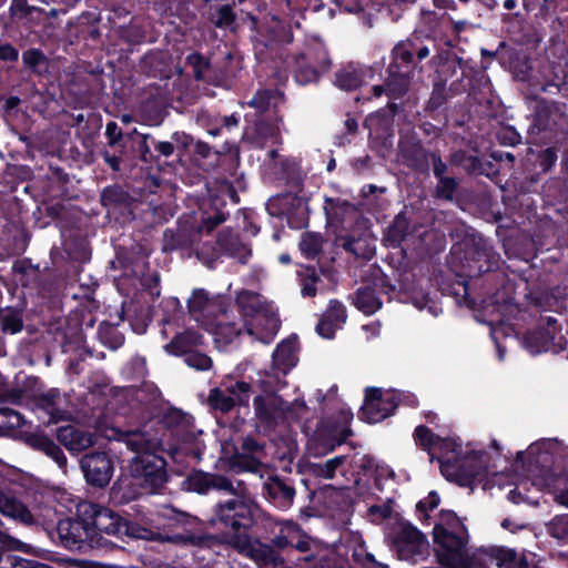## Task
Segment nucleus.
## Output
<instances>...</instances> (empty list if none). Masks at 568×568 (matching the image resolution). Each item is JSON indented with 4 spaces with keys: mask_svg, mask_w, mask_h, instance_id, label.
Listing matches in <instances>:
<instances>
[{
    "mask_svg": "<svg viewBox=\"0 0 568 568\" xmlns=\"http://www.w3.org/2000/svg\"><path fill=\"white\" fill-rule=\"evenodd\" d=\"M22 549H11L0 547V568H30L32 565L31 559H26L20 556L13 555V551H20L23 554H31L33 547L30 544L23 542Z\"/></svg>",
    "mask_w": 568,
    "mask_h": 568,
    "instance_id": "obj_49",
    "label": "nucleus"
},
{
    "mask_svg": "<svg viewBox=\"0 0 568 568\" xmlns=\"http://www.w3.org/2000/svg\"><path fill=\"white\" fill-rule=\"evenodd\" d=\"M436 49L435 39L417 33H413L394 45L390 52V63L386 69V88L389 99L397 100L406 95L418 63L427 59Z\"/></svg>",
    "mask_w": 568,
    "mask_h": 568,
    "instance_id": "obj_4",
    "label": "nucleus"
},
{
    "mask_svg": "<svg viewBox=\"0 0 568 568\" xmlns=\"http://www.w3.org/2000/svg\"><path fill=\"white\" fill-rule=\"evenodd\" d=\"M131 509L115 510L98 503L81 501L77 505L74 516L58 521L60 544L69 550L85 551L112 550L118 547V541L129 544L133 540H160L161 532L149 514L140 506Z\"/></svg>",
    "mask_w": 568,
    "mask_h": 568,
    "instance_id": "obj_1",
    "label": "nucleus"
},
{
    "mask_svg": "<svg viewBox=\"0 0 568 568\" xmlns=\"http://www.w3.org/2000/svg\"><path fill=\"white\" fill-rule=\"evenodd\" d=\"M69 256L79 263H87L91 260L92 251L89 243L85 240L73 241L67 250Z\"/></svg>",
    "mask_w": 568,
    "mask_h": 568,
    "instance_id": "obj_64",
    "label": "nucleus"
},
{
    "mask_svg": "<svg viewBox=\"0 0 568 568\" xmlns=\"http://www.w3.org/2000/svg\"><path fill=\"white\" fill-rule=\"evenodd\" d=\"M135 154L145 164L159 166L161 160L174 156L172 141H160L151 134L135 135Z\"/></svg>",
    "mask_w": 568,
    "mask_h": 568,
    "instance_id": "obj_20",
    "label": "nucleus"
},
{
    "mask_svg": "<svg viewBox=\"0 0 568 568\" xmlns=\"http://www.w3.org/2000/svg\"><path fill=\"white\" fill-rule=\"evenodd\" d=\"M32 178L33 171L29 165L8 163L1 174V184L11 193H16L23 185L22 192L36 201L31 192L33 187L29 184Z\"/></svg>",
    "mask_w": 568,
    "mask_h": 568,
    "instance_id": "obj_32",
    "label": "nucleus"
},
{
    "mask_svg": "<svg viewBox=\"0 0 568 568\" xmlns=\"http://www.w3.org/2000/svg\"><path fill=\"white\" fill-rule=\"evenodd\" d=\"M398 404L399 397L395 392H383L382 388L368 386L365 388L358 417L365 423L376 424L394 415Z\"/></svg>",
    "mask_w": 568,
    "mask_h": 568,
    "instance_id": "obj_14",
    "label": "nucleus"
},
{
    "mask_svg": "<svg viewBox=\"0 0 568 568\" xmlns=\"http://www.w3.org/2000/svg\"><path fill=\"white\" fill-rule=\"evenodd\" d=\"M211 521L222 531L229 545L245 547L250 544L251 529L255 525L254 507L246 500L232 498L215 505Z\"/></svg>",
    "mask_w": 568,
    "mask_h": 568,
    "instance_id": "obj_8",
    "label": "nucleus"
},
{
    "mask_svg": "<svg viewBox=\"0 0 568 568\" xmlns=\"http://www.w3.org/2000/svg\"><path fill=\"white\" fill-rule=\"evenodd\" d=\"M550 113L549 101L540 99L536 104L534 114V125L537 126L539 131H546L554 126Z\"/></svg>",
    "mask_w": 568,
    "mask_h": 568,
    "instance_id": "obj_63",
    "label": "nucleus"
},
{
    "mask_svg": "<svg viewBox=\"0 0 568 568\" xmlns=\"http://www.w3.org/2000/svg\"><path fill=\"white\" fill-rule=\"evenodd\" d=\"M398 149L404 165L420 174L428 172L430 153L427 152L419 140H400Z\"/></svg>",
    "mask_w": 568,
    "mask_h": 568,
    "instance_id": "obj_30",
    "label": "nucleus"
},
{
    "mask_svg": "<svg viewBox=\"0 0 568 568\" xmlns=\"http://www.w3.org/2000/svg\"><path fill=\"white\" fill-rule=\"evenodd\" d=\"M251 241L231 227L217 232L214 245L203 244L196 252L200 260L212 266L222 257H229L246 265L252 257Z\"/></svg>",
    "mask_w": 568,
    "mask_h": 568,
    "instance_id": "obj_9",
    "label": "nucleus"
},
{
    "mask_svg": "<svg viewBox=\"0 0 568 568\" xmlns=\"http://www.w3.org/2000/svg\"><path fill=\"white\" fill-rule=\"evenodd\" d=\"M65 162L62 159L49 161L47 168L41 166L44 179L42 189L50 197L68 196V186L71 184L72 175L65 170Z\"/></svg>",
    "mask_w": 568,
    "mask_h": 568,
    "instance_id": "obj_21",
    "label": "nucleus"
},
{
    "mask_svg": "<svg viewBox=\"0 0 568 568\" xmlns=\"http://www.w3.org/2000/svg\"><path fill=\"white\" fill-rule=\"evenodd\" d=\"M0 513L17 524L30 527L37 523L27 505L19 500L10 490L0 489Z\"/></svg>",
    "mask_w": 568,
    "mask_h": 568,
    "instance_id": "obj_33",
    "label": "nucleus"
},
{
    "mask_svg": "<svg viewBox=\"0 0 568 568\" xmlns=\"http://www.w3.org/2000/svg\"><path fill=\"white\" fill-rule=\"evenodd\" d=\"M281 178L295 187L303 185V175L298 162L294 158H283L278 161Z\"/></svg>",
    "mask_w": 568,
    "mask_h": 568,
    "instance_id": "obj_55",
    "label": "nucleus"
},
{
    "mask_svg": "<svg viewBox=\"0 0 568 568\" xmlns=\"http://www.w3.org/2000/svg\"><path fill=\"white\" fill-rule=\"evenodd\" d=\"M101 205L109 213H119L122 216L133 214L134 197L125 186L112 184L103 187L100 195Z\"/></svg>",
    "mask_w": 568,
    "mask_h": 568,
    "instance_id": "obj_28",
    "label": "nucleus"
},
{
    "mask_svg": "<svg viewBox=\"0 0 568 568\" xmlns=\"http://www.w3.org/2000/svg\"><path fill=\"white\" fill-rule=\"evenodd\" d=\"M235 548L246 551L250 557L260 565L278 567L284 562L283 557L273 546L260 540L253 541L251 537L247 546Z\"/></svg>",
    "mask_w": 568,
    "mask_h": 568,
    "instance_id": "obj_39",
    "label": "nucleus"
},
{
    "mask_svg": "<svg viewBox=\"0 0 568 568\" xmlns=\"http://www.w3.org/2000/svg\"><path fill=\"white\" fill-rule=\"evenodd\" d=\"M250 324L242 321H231L227 303L219 304V313L215 314L214 320L207 324L206 331L214 336V341L224 346L230 345L243 332L247 334Z\"/></svg>",
    "mask_w": 568,
    "mask_h": 568,
    "instance_id": "obj_18",
    "label": "nucleus"
},
{
    "mask_svg": "<svg viewBox=\"0 0 568 568\" xmlns=\"http://www.w3.org/2000/svg\"><path fill=\"white\" fill-rule=\"evenodd\" d=\"M363 82L364 72L356 68L354 63H348L335 73V85L345 91H354L358 89Z\"/></svg>",
    "mask_w": 568,
    "mask_h": 568,
    "instance_id": "obj_46",
    "label": "nucleus"
},
{
    "mask_svg": "<svg viewBox=\"0 0 568 568\" xmlns=\"http://www.w3.org/2000/svg\"><path fill=\"white\" fill-rule=\"evenodd\" d=\"M235 307L242 321L250 324L247 335L270 343L281 328V320L273 305L261 294L242 290L236 294Z\"/></svg>",
    "mask_w": 568,
    "mask_h": 568,
    "instance_id": "obj_7",
    "label": "nucleus"
},
{
    "mask_svg": "<svg viewBox=\"0 0 568 568\" xmlns=\"http://www.w3.org/2000/svg\"><path fill=\"white\" fill-rule=\"evenodd\" d=\"M453 468H455L457 481L460 486H471L478 477L485 476L487 473L484 453L470 452L464 458L460 456Z\"/></svg>",
    "mask_w": 568,
    "mask_h": 568,
    "instance_id": "obj_29",
    "label": "nucleus"
},
{
    "mask_svg": "<svg viewBox=\"0 0 568 568\" xmlns=\"http://www.w3.org/2000/svg\"><path fill=\"white\" fill-rule=\"evenodd\" d=\"M24 424L23 415L10 407H0V436L10 435Z\"/></svg>",
    "mask_w": 568,
    "mask_h": 568,
    "instance_id": "obj_58",
    "label": "nucleus"
},
{
    "mask_svg": "<svg viewBox=\"0 0 568 568\" xmlns=\"http://www.w3.org/2000/svg\"><path fill=\"white\" fill-rule=\"evenodd\" d=\"M134 277L139 278L142 290L150 295L152 301H155L161 295V277L158 271L150 272L143 271L142 274H135Z\"/></svg>",
    "mask_w": 568,
    "mask_h": 568,
    "instance_id": "obj_62",
    "label": "nucleus"
},
{
    "mask_svg": "<svg viewBox=\"0 0 568 568\" xmlns=\"http://www.w3.org/2000/svg\"><path fill=\"white\" fill-rule=\"evenodd\" d=\"M124 320L123 312L119 313V322L115 324H112L110 322L103 321L100 323L98 328V336L100 342L111 348V349H118L120 348L125 341L124 335L118 329V325L120 322Z\"/></svg>",
    "mask_w": 568,
    "mask_h": 568,
    "instance_id": "obj_47",
    "label": "nucleus"
},
{
    "mask_svg": "<svg viewBox=\"0 0 568 568\" xmlns=\"http://www.w3.org/2000/svg\"><path fill=\"white\" fill-rule=\"evenodd\" d=\"M221 303H226V301L211 298L204 288H194L186 301V307L190 316L199 322L210 314H217Z\"/></svg>",
    "mask_w": 568,
    "mask_h": 568,
    "instance_id": "obj_36",
    "label": "nucleus"
},
{
    "mask_svg": "<svg viewBox=\"0 0 568 568\" xmlns=\"http://www.w3.org/2000/svg\"><path fill=\"white\" fill-rule=\"evenodd\" d=\"M324 239L321 233L304 232L298 243L302 254L310 260L315 258L323 250Z\"/></svg>",
    "mask_w": 568,
    "mask_h": 568,
    "instance_id": "obj_57",
    "label": "nucleus"
},
{
    "mask_svg": "<svg viewBox=\"0 0 568 568\" xmlns=\"http://www.w3.org/2000/svg\"><path fill=\"white\" fill-rule=\"evenodd\" d=\"M429 64L434 69L433 81L445 85L457 74L458 69L462 71V77L449 84L450 95L467 93L481 103L491 94L493 84L486 72L488 64L484 61L478 63L470 59L464 60L452 50L440 49L432 57Z\"/></svg>",
    "mask_w": 568,
    "mask_h": 568,
    "instance_id": "obj_3",
    "label": "nucleus"
},
{
    "mask_svg": "<svg viewBox=\"0 0 568 568\" xmlns=\"http://www.w3.org/2000/svg\"><path fill=\"white\" fill-rule=\"evenodd\" d=\"M24 443L34 450L41 452L50 457L60 468L67 467V457L62 448L43 432L26 434Z\"/></svg>",
    "mask_w": 568,
    "mask_h": 568,
    "instance_id": "obj_37",
    "label": "nucleus"
},
{
    "mask_svg": "<svg viewBox=\"0 0 568 568\" xmlns=\"http://www.w3.org/2000/svg\"><path fill=\"white\" fill-rule=\"evenodd\" d=\"M353 305L365 315H373L383 306L377 292L372 286L358 287L353 295L348 296Z\"/></svg>",
    "mask_w": 568,
    "mask_h": 568,
    "instance_id": "obj_41",
    "label": "nucleus"
},
{
    "mask_svg": "<svg viewBox=\"0 0 568 568\" xmlns=\"http://www.w3.org/2000/svg\"><path fill=\"white\" fill-rule=\"evenodd\" d=\"M182 488L187 491L205 495L211 490L234 493L232 481L224 475L193 469L182 481Z\"/></svg>",
    "mask_w": 568,
    "mask_h": 568,
    "instance_id": "obj_19",
    "label": "nucleus"
},
{
    "mask_svg": "<svg viewBox=\"0 0 568 568\" xmlns=\"http://www.w3.org/2000/svg\"><path fill=\"white\" fill-rule=\"evenodd\" d=\"M530 303L540 311L562 314L568 308L567 286L556 285L548 288H538L529 292Z\"/></svg>",
    "mask_w": 568,
    "mask_h": 568,
    "instance_id": "obj_23",
    "label": "nucleus"
},
{
    "mask_svg": "<svg viewBox=\"0 0 568 568\" xmlns=\"http://www.w3.org/2000/svg\"><path fill=\"white\" fill-rule=\"evenodd\" d=\"M57 439L71 454H79L95 444V435L73 425L61 426L57 429Z\"/></svg>",
    "mask_w": 568,
    "mask_h": 568,
    "instance_id": "obj_31",
    "label": "nucleus"
},
{
    "mask_svg": "<svg viewBox=\"0 0 568 568\" xmlns=\"http://www.w3.org/2000/svg\"><path fill=\"white\" fill-rule=\"evenodd\" d=\"M27 241L20 235H6L0 239V260L22 254L27 248Z\"/></svg>",
    "mask_w": 568,
    "mask_h": 568,
    "instance_id": "obj_60",
    "label": "nucleus"
},
{
    "mask_svg": "<svg viewBox=\"0 0 568 568\" xmlns=\"http://www.w3.org/2000/svg\"><path fill=\"white\" fill-rule=\"evenodd\" d=\"M285 102L284 93L277 89L258 90L252 98L250 105L258 112L273 110L277 114L278 109Z\"/></svg>",
    "mask_w": 568,
    "mask_h": 568,
    "instance_id": "obj_45",
    "label": "nucleus"
},
{
    "mask_svg": "<svg viewBox=\"0 0 568 568\" xmlns=\"http://www.w3.org/2000/svg\"><path fill=\"white\" fill-rule=\"evenodd\" d=\"M459 536L449 531L444 524L437 523L433 529L434 544L438 547L436 558L445 568H465L468 565V535Z\"/></svg>",
    "mask_w": 568,
    "mask_h": 568,
    "instance_id": "obj_11",
    "label": "nucleus"
},
{
    "mask_svg": "<svg viewBox=\"0 0 568 568\" xmlns=\"http://www.w3.org/2000/svg\"><path fill=\"white\" fill-rule=\"evenodd\" d=\"M414 439L416 445L423 450L427 452L430 462L435 459L433 448L436 447L439 435H436L430 428L425 425H418L414 430Z\"/></svg>",
    "mask_w": 568,
    "mask_h": 568,
    "instance_id": "obj_59",
    "label": "nucleus"
},
{
    "mask_svg": "<svg viewBox=\"0 0 568 568\" xmlns=\"http://www.w3.org/2000/svg\"><path fill=\"white\" fill-rule=\"evenodd\" d=\"M251 397V385L239 381L229 386L225 390L214 387L210 390L207 403L214 410L223 414L230 413L236 405L248 406Z\"/></svg>",
    "mask_w": 568,
    "mask_h": 568,
    "instance_id": "obj_16",
    "label": "nucleus"
},
{
    "mask_svg": "<svg viewBox=\"0 0 568 568\" xmlns=\"http://www.w3.org/2000/svg\"><path fill=\"white\" fill-rule=\"evenodd\" d=\"M568 341L561 333V325L556 317H541V322L523 336L524 347L534 355L552 352L559 354L567 348Z\"/></svg>",
    "mask_w": 568,
    "mask_h": 568,
    "instance_id": "obj_10",
    "label": "nucleus"
},
{
    "mask_svg": "<svg viewBox=\"0 0 568 568\" xmlns=\"http://www.w3.org/2000/svg\"><path fill=\"white\" fill-rule=\"evenodd\" d=\"M297 337L292 336L283 339L275 347L272 362L273 366L282 373H288L297 364Z\"/></svg>",
    "mask_w": 568,
    "mask_h": 568,
    "instance_id": "obj_38",
    "label": "nucleus"
},
{
    "mask_svg": "<svg viewBox=\"0 0 568 568\" xmlns=\"http://www.w3.org/2000/svg\"><path fill=\"white\" fill-rule=\"evenodd\" d=\"M153 317H159L162 325L179 323L184 317L183 306L178 297L169 296L159 304V310H152Z\"/></svg>",
    "mask_w": 568,
    "mask_h": 568,
    "instance_id": "obj_43",
    "label": "nucleus"
},
{
    "mask_svg": "<svg viewBox=\"0 0 568 568\" xmlns=\"http://www.w3.org/2000/svg\"><path fill=\"white\" fill-rule=\"evenodd\" d=\"M174 156L179 161L193 159L194 138L184 132L175 131L171 134Z\"/></svg>",
    "mask_w": 568,
    "mask_h": 568,
    "instance_id": "obj_53",
    "label": "nucleus"
},
{
    "mask_svg": "<svg viewBox=\"0 0 568 568\" xmlns=\"http://www.w3.org/2000/svg\"><path fill=\"white\" fill-rule=\"evenodd\" d=\"M144 121L151 126H159L168 116V101L163 95L150 94L140 105Z\"/></svg>",
    "mask_w": 568,
    "mask_h": 568,
    "instance_id": "obj_40",
    "label": "nucleus"
},
{
    "mask_svg": "<svg viewBox=\"0 0 568 568\" xmlns=\"http://www.w3.org/2000/svg\"><path fill=\"white\" fill-rule=\"evenodd\" d=\"M297 278L301 286V294L303 297H314L317 293V283L321 282V277L316 273L314 266L306 265L302 266L297 271Z\"/></svg>",
    "mask_w": 568,
    "mask_h": 568,
    "instance_id": "obj_54",
    "label": "nucleus"
},
{
    "mask_svg": "<svg viewBox=\"0 0 568 568\" xmlns=\"http://www.w3.org/2000/svg\"><path fill=\"white\" fill-rule=\"evenodd\" d=\"M253 141L258 148H264L267 143H281L278 126L267 121L256 122Z\"/></svg>",
    "mask_w": 568,
    "mask_h": 568,
    "instance_id": "obj_52",
    "label": "nucleus"
},
{
    "mask_svg": "<svg viewBox=\"0 0 568 568\" xmlns=\"http://www.w3.org/2000/svg\"><path fill=\"white\" fill-rule=\"evenodd\" d=\"M135 128L123 131L116 122L110 121L105 125L104 135L108 141V148L121 152L122 154H135V135H141Z\"/></svg>",
    "mask_w": 568,
    "mask_h": 568,
    "instance_id": "obj_34",
    "label": "nucleus"
},
{
    "mask_svg": "<svg viewBox=\"0 0 568 568\" xmlns=\"http://www.w3.org/2000/svg\"><path fill=\"white\" fill-rule=\"evenodd\" d=\"M204 345V336L193 329L186 328L180 333H176L173 338L164 346V351L172 356H183L192 353L199 347Z\"/></svg>",
    "mask_w": 568,
    "mask_h": 568,
    "instance_id": "obj_35",
    "label": "nucleus"
},
{
    "mask_svg": "<svg viewBox=\"0 0 568 568\" xmlns=\"http://www.w3.org/2000/svg\"><path fill=\"white\" fill-rule=\"evenodd\" d=\"M534 463L539 466V476L548 486L568 483V459L555 456L549 452H540Z\"/></svg>",
    "mask_w": 568,
    "mask_h": 568,
    "instance_id": "obj_24",
    "label": "nucleus"
},
{
    "mask_svg": "<svg viewBox=\"0 0 568 568\" xmlns=\"http://www.w3.org/2000/svg\"><path fill=\"white\" fill-rule=\"evenodd\" d=\"M428 548L426 536L409 521L403 523L390 537V550L399 560L416 562L425 558Z\"/></svg>",
    "mask_w": 568,
    "mask_h": 568,
    "instance_id": "obj_13",
    "label": "nucleus"
},
{
    "mask_svg": "<svg viewBox=\"0 0 568 568\" xmlns=\"http://www.w3.org/2000/svg\"><path fill=\"white\" fill-rule=\"evenodd\" d=\"M23 69L36 77H45L50 73V60L41 49L29 48L22 52Z\"/></svg>",
    "mask_w": 568,
    "mask_h": 568,
    "instance_id": "obj_42",
    "label": "nucleus"
},
{
    "mask_svg": "<svg viewBox=\"0 0 568 568\" xmlns=\"http://www.w3.org/2000/svg\"><path fill=\"white\" fill-rule=\"evenodd\" d=\"M232 468L239 471L257 473L263 464L257 456L248 455L242 452H235L231 457Z\"/></svg>",
    "mask_w": 568,
    "mask_h": 568,
    "instance_id": "obj_61",
    "label": "nucleus"
},
{
    "mask_svg": "<svg viewBox=\"0 0 568 568\" xmlns=\"http://www.w3.org/2000/svg\"><path fill=\"white\" fill-rule=\"evenodd\" d=\"M409 225V221L404 213L397 214L385 232V241L388 245L392 247L399 246L408 235Z\"/></svg>",
    "mask_w": 568,
    "mask_h": 568,
    "instance_id": "obj_51",
    "label": "nucleus"
},
{
    "mask_svg": "<svg viewBox=\"0 0 568 568\" xmlns=\"http://www.w3.org/2000/svg\"><path fill=\"white\" fill-rule=\"evenodd\" d=\"M80 468L88 486L105 488L114 474V460L106 452H90L80 459Z\"/></svg>",
    "mask_w": 568,
    "mask_h": 568,
    "instance_id": "obj_15",
    "label": "nucleus"
},
{
    "mask_svg": "<svg viewBox=\"0 0 568 568\" xmlns=\"http://www.w3.org/2000/svg\"><path fill=\"white\" fill-rule=\"evenodd\" d=\"M449 264L455 278L443 287V292L454 296L458 304L464 303L467 306L475 304L469 294V285L470 281L478 280H481V294L491 304L505 306L514 304L515 283L501 270L500 265L504 262L499 253L481 234L467 235L459 250L454 246Z\"/></svg>",
    "mask_w": 568,
    "mask_h": 568,
    "instance_id": "obj_2",
    "label": "nucleus"
},
{
    "mask_svg": "<svg viewBox=\"0 0 568 568\" xmlns=\"http://www.w3.org/2000/svg\"><path fill=\"white\" fill-rule=\"evenodd\" d=\"M449 163L453 166L462 168L468 175L478 176L484 172L483 160L462 149L450 154Z\"/></svg>",
    "mask_w": 568,
    "mask_h": 568,
    "instance_id": "obj_48",
    "label": "nucleus"
},
{
    "mask_svg": "<svg viewBox=\"0 0 568 568\" xmlns=\"http://www.w3.org/2000/svg\"><path fill=\"white\" fill-rule=\"evenodd\" d=\"M263 493L266 499L276 508L286 510L294 501L295 488L292 480L280 475H272L263 484Z\"/></svg>",
    "mask_w": 568,
    "mask_h": 568,
    "instance_id": "obj_27",
    "label": "nucleus"
},
{
    "mask_svg": "<svg viewBox=\"0 0 568 568\" xmlns=\"http://www.w3.org/2000/svg\"><path fill=\"white\" fill-rule=\"evenodd\" d=\"M143 495H150L140 481L128 471L121 474L113 483L109 493V501L113 506H124L136 500Z\"/></svg>",
    "mask_w": 568,
    "mask_h": 568,
    "instance_id": "obj_26",
    "label": "nucleus"
},
{
    "mask_svg": "<svg viewBox=\"0 0 568 568\" xmlns=\"http://www.w3.org/2000/svg\"><path fill=\"white\" fill-rule=\"evenodd\" d=\"M255 416L260 423L266 427H274L277 418V406L273 400L267 402L263 395H257L253 399Z\"/></svg>",
    "mask_w": 568,
    "mask_h": 568,
    "instance_id": "obj_50",
    "label": "nucleus"
},
{
    "mask_svg": "<svg viewBox=\"0 0 568 568\" xmlns=\"http://www.w3.org/2000/svg\"><path fill=\"white\" fill-rule=\"evenodd\" d=\"M297 54L293 64V78L300 85H307L316 83L322 73L328 71L331 68V59L327 53L321 51L315 54Z\"/></svg>",
    "mask_w": 568,
    "mask_h": 568,
    "instance_id": "obj_17",
    "label": "nucleus"
},
{
    "mask_svg": "<svg viewBox=\"0 0 568 568\" xmlns=\"http://www.w3.org/2000/svg\"><path fill=\"white\" fill-rule=\"evenodd\" d=\"M230 216L226 201L222 195L213 194L202 205L201 222L190 217L179 221L175 230L166 229L163 234L164 250H189L200 241L203 232L210 234Z\"/></svg>",
    "mask_w": 568,
    "mask_h": 568,
    "instance_id": "obj_6",
    "label": "nucleus"
},
{
    "mask_svg": "<svg viewBox=\"0 0 568 568\" xmlns=\"http://www.w3.org/2000/svg\"><path fill=\"white\" fill-rule=\"evenodd\" d=\"M114 433L118 442L136 454L130 462L129 471L149 494L158 493L169 479L165 458L149 449L150 442L139 429H114Z\"/></svg>",
    "mask_w": 568,
    "mask_h": 568,
    "instance_id": "obj_5",
    "label": "nucleus"
},
{
    "mask_svg": "<svg viewBox=\"0 0 568 568\" xmlns=\"http://www.w3.org/2000/svg\"><path fill=\"white\" fill-rule=\"evenodd\" d=\"M0 327L4 334H17L23 329V314L21 310L8 307L0 314Z\"/></svg>",
    "mask_w": 568,
    "mask_h": 568,
    "instance_id": "obj_56",
    "label": "nucleus"
},
{
    "mask_svg": "<svg viewBox=\"0 0 568 568\" xmlns=\"http://www.w3.org/2000/svg\"><path fill=\"white\" fill-rule=\"evenodd\" d=\"M339 416L343 419L345 426L341 427L336 423L329 425L325 430L321 432L315 443L317 448L321 449L320 454H327L333 452L336 447L343 445L346 439L353 435L349 422L353 419V413L351 410L341 409Z\"/></svg>",
    "mask_w": 568,
    "mask_h": 568,
    "instance_id": "obj_25",
    "label": "nucleus"
},
{
    "mask_svg": "<svg viewBox=\"0 0 568 568\" xmlns=\"http://www.w3.org/2000/svg\"><path fill=\"white\" fill-rule=\"evenodd\" d=\"M150 251L139 242H132L129 246H119L116 248V260L126 275L134 276L148 271Z\"/></svg>",
    "mask_w": 568,
    "mask_h": 568,
    "instance_id": "obj_22",
    "label": "nucleus"
},
{
    "mask_svg": "<svg viewBox=\"0 0 568 568\" xmlns=\"http://www.w3.org/2000/svg\"><path fill=\"white\" fill-rule=\"evenodd\" d=\"M440 456L436 457L440 464L442 469L452 468L455 466V463L458 462V458L462 456L463 453V446L462 443L458 442V439L450 438V437H440L437 439L436 447Z\"/></svg>",
    "mask_w": 568,
    "mask_h": 568,
    "instance_id": "obj_44",
    "label": "nucleus"
},
{
    "mask_svg": "<svg viewBox=\"0 0 568 568\" xmlns=\"http://www.w3.org/2000/svg\"><path fill=\"white\" fill-rule=\"evenodd\" d=\"M271 216L285 221L288 227L302 230L308 225L310 209L305 196L285 192L271 196L265 205Z\"/></svg>",
    "mask_w": 568,
    "mask_h": 568,
    "instance_id": "obj_12",
    "label": "nucleus"
}]
</instances>
